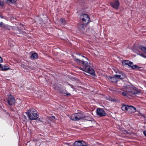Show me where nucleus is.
I'll list each match as a JSON object with an SVG mask.
<instances>
[{"mask_svg":"<svg viewBox=\"0 0 146 146\" xmlns=\"http://www.w3.org/2000/svg\"><path fill=\"white\" fill-rule=\"evenodd\" d=\"M121 90L123 91L121 92L124 96H132L133 95L138 94L140 93V92L137 89L129 86L124 87Z\"/></svg>","mask_w":146,"mask_h":146,"instance_id":"nucleus-1","label":"nucleus"},{"mask_svg":"<svg viewBox=\"0 0 146 146\" xmlns=\"http://www.w3.org/2000/svg\"><path fill=\"white\" fill-rule=\"evenodd\" d=\"M26 113L31 120H36L38 117L36 110L33 108H30L27 110V111L26 112Z\"/></svg>","mask_w":146,"mask_h":146,"instance_id":"nucleus-2","label":"nucleus"},{"mask_svg":"<svg viewBox=\"0 0 146 146\" xmlns=\"http://www.w3.org/2000/svg\"><path fill=\"white\" fill-rule=\"evenodd\" d=\"M80 69L91 74H94L95 73L94 70L88 65V63L86 65H84L83 67H80Z\"/></svg>","mask_w":146,"mask_h":146,"instance_id":"nucleus-3","label":"nucleus"},{"mask_svg":"<svg viewBox=\"0 0 146 146\" xmlns=\"http://www.w3.org/2000/svg\"><path fill=\"white\" fill-rule=\"evenodd\" d=\"M84 118L83 114L81 113H76L70 117V119L73 121H79Z\"/></svg>","mask_w":146,"mask_h":146,"instance_id":"nucleus-4","label":"nucleus"},{"mask_svg":"<svg viewBox=\"0 0 146 146\" xmlns=\"http://www.w3.org/2000/svg\"><path fill=\"white\" fill-rule=\"evenodd\" d=\"M80 17L83 23H85L87 24H88L90 20V18L88 15L86 14H83L81 15Z\"/></svg>","mask_w":146,"mask_h":146,"instance_id":"nucleus-5","label":"nucleus"},{"mask_svg":"<svg viewBox=\"0 0 146 146\" xmlns=\"http://www.w3.org/2000/svg\"><path fill=\"white\" fill-rule=\"evenodd\" d=\"M74 60L76 62V63L78 64H81L82 67H83L84 65H86L88 64V62L87 61H85L84 59H82L80 60L78 59L74 58Z\"/></svg>","mask_w":146,"mask_h":146,"instance_id":"nucleus-6","label":"nucleus"},{"mask_svg":"<svg viewBox=\"0 0 146 146\" xmlns=\"http://www.w3.org/2000/svg\"><path fill=\"white\" fill-rule=\"evenodd\" d=\"M74 60L76 62V63L78 64H81L82 67H83L84 65H86L88 64V62L87 61H85L84 59H82L80 60L78 59L74 58Z\"/></svg>","mask_w":146,"mask_h":146,"instance_id":"nucleus-7","label":"nucleus"},{"mask_svg":"<svg viewBox=\"0 0 146 146\" xmlns=\"http://www.w3.org/2000/svg\"><path fill=\"white\" fill-rule=\"evenodd\" d=\"M110 4L112 7L117 9L119 6L120 3L118 0H115L113 2L111 3Z\"/></svg>","mask_w":146,"mask_h":146,"instance_id":"nucleus-8","label":"nucleus"},{"mask_svg":"<svg viewBox=\"0 0 146 146\" xmlns=\"http://www.w3.org/2000/svg\"><path fill=\"white\" fill-rule=\"evenodd\" d=\"M96 112L97 114L101 117L105 116L106 114L104 111L101 108H98Z\"/></svg>","mask_w":146,"mask_h":146,"instance_id":"nucleus-9","label":"nucleus"},{"mask_svg":"<svg viewBox=\"0 0 146 146\" xmlns=\"http://www.w3.org/2000/svg\"><path fill=\"white\" fill-rule=\"evenodd\" d=\"M74 145V146H86V144L83 141H78L75 142Z\"/></svg>","mask_w":146,"mask_h":146,"instance_id":"nucleus-10","label":"nucleus"},{"mask_svg":"<svg viewBox=\"0 0 146 146\" xmlns=\"http://www.w3.org/2000/svg\"><path fill=\"white\" fill-rule=\"evenodd\" d=\"M7 101L9 105H12L14 104L15 100L14 97L10 95L7 99Z\"/></svg>","mask_w":146,"mask_h":146,"instance_id":"nucleus-11","label":"nucleus"},{"mask_svg":"<svg viewBox=\"0 0 146 146\" xmlns=\"http://www.w3.org/2000/svg\"><path fill=\"white\" fill-rule=\"evenodd\" d=\"M87 25L85 23H79L78 25V28L81 31H83L86 27Z\"/></svg>","mask_w":146,"mask_h":146,"instance_id":"nucleus-12","label":"nucleus"},{"mask_svg":"<svg viewBox=\"0 0 146 146\" xmlns=\"http://www.w3.org/2000/svg\"><path fill=\"white\" fill-rule=\"evenodd\" d=\"M136 111V108L132 106H129L128 109V111L130 113L135 112Z\"/></svg>","mask_w":146,"mask_h":146,"instance_id":"nucleus-13","label":"nucleus"},{"mask_svg":"<svg viewBox=\"0 0 146 146\" xmlns=\"http://www.w3.org/2000/svg\"><path fill=\"white\" fill-rule=\"evenodd\" d=\"M108 79L112 83H117L118 80L114 76L113 77H112L110 76H109L108 77Z\"/></svg>","mask_w":146,"mask_h":146,"instance_id":"nucleus-14","label":"nucleus"},{"mask_svg":"<svg viewBox=\"0 0 146 146\" xmlns=\"http://www.w3.org/2000/svg\"><path fill=\"white\" fill-rule=\"evenodd\" d=\"M122 64L125 66L127 65H128L129 66H131V65H132L133 63L127 60H123L122 62Z\"/></svg>","mask_w":146,"mask_h":146,"instance_id":"nucleus-15","label":"nucleus"},{"mask_svg":"<svg viewBox=\"0 0 146 146\" xmlns=\"http://www.w3.org/2000/svg\"><path fill=\"white\" fill-rule=\"evenodd\" d=\"M30 58L32 60H35L36 59L38 58V55L36 52L33 53L31 54Z\"/></svg>","mask_w":146,"mask_h":146,"instance_id":"nucleus-16","label":"nucleus"},{"mask_svg":"<svg viewBox=\"0 0 146 146\" xmlns=\"http://www.w3.org/2000/svg\"><path fill=\"white\" fill-rule=\"evenodd\" d=\"M3 1L7 4H12L15 3L17 0H3Z\"/></svg>","mask_w":146,"mask_h":146,"instance_id":"nucleus-17","label":"nucleus"},{"mask_svg":"<svg viewBox=\"0 0 146 146\" xmlns=\"http://www.w3.org/2000/svg\"><path fill=\"white\" fill-rule=\"evenodd\" d=\"M1 69L0 70L3 71H6L9 69H10L9 67L8 66H2V67L1 68Z\"/></svg>","mask_w":146,"mask_h":146,"instance_id":"nucleus-18","label":"nucleus"},{"mask_svg":"<svg viewBox=\"0 0 146 146\" xmlns=\"http://www.w3.org/2000/svg\"><path fill=\"white\" fill-rule=\"evenodd\" d=\"M139 48L143 52L146 54V47L140 45L139 47Z\"/></svg>","mask_w":146,"mask_h":146,"instance_id":"nucleus-19","label":"nucleus"},{"mask_svg":"<svg viewBox=\"0 0 146 146\" xmlns=\"http://www.w3.org/2000/svg\"><path fill=\"white\" fill-rule=\"evenodd\" d=\"M123 105L121 107L122 110L123 111H126L127 110L128 111V107H129V106H127L123 104Z\"/></svg>","mask_w":146,"mask_h":146,"instance_id":"nucleus-20","label":"nucleus"},{"mask_svg":"<svg viewBox=\"0 0 146 146\" xmlns=\"http://www.w3.org/2000/svg\"><path fill=\"white\" fill-rule=\"evenodd\" d=\"M2 28L5 30H10L11 26L8 25H7L5 24L3 25Z\"/></svg>","mask_w":146,"mask_h":146,"instance_id":"nucleus-21","label":"nucleus"},{"mask_svg":"<svg viewBox=\"0 0 146 146\" xmlns=\"http://www.w3.org/2000/svg\"><path fill=\"white\" fill-rule=\"evenodd\" d=\"M129 67H131L133 69H138L139 68H141V67L138 66L136 65H133V64L132 65H131V66H129Z\"/></svg>","mask_w":146,"mask_h":146,"instance_id":"nucleus-22","label":"nucleus"},{"mask_svg":"<svg viewBox=\"0 0 146 146\" xmlns=\"http://www.w3.org/2000/svg\"><path fill=\"white\" fill-rule=\"evenodd\" d=\"M84 118H85V120H88V121H92V118H91L90 117H89V116H84Z\"/></svg>","mask_w":146,"mask_h":146,"instance_id":"nucleus-23","label":"nucleus"},{"mask_svg":"<svg viewBox=\"0 0 146 146\" xmlns=\"http://www.w3.org/2000/svg\"><path fill=\"white\" fill-rule=\"evenodd\" d=\"M120 74L121 75V79H123L125 77V75L123 72H122V73H121Z\"/></svg>","mask_w":146,"mask_h":146,"instance_id":"nucleus-24","label":"nucleus"},{"mask_svg":"<svg viewBox=\"0 0 146 146\" xmlns=\"http://www.w3.org/2000/svg\"><path fill=\"white\" fill-rule=\"evenodd\" d=\"M137 54L139 55L144 58H146V56L145 55L143 54L140 53V52H139V53H137Z\"/></svg>","mask_w":146,"mask_h":146,"instance_id":"nucleus-25","label":"nucleus"},{"mask_svg":"<svg viewBox=\"0 0 146 146\" xmlns=\"http://www.w3.org/2000/svg\"><path fill=\"white\" fill-rule=\"evenodd\" d=\"M114 76L116 79H121V75L115 74Z\"/></svg>","mask_w":146,"mask_h":146,"instance_id":"nucleus-26","label":"nucleus"},{"mask_svg":"<svg viewBox=\"0 0 146 146\" xmlns=\"http://www.w3.org/2000/svg\"><path fill=\"white\" fill-rule=\"evenodd\" d=\"M61 22L63 23V24H65L66 23V21L64 19H61Z\"/></svg>","mask_w":146,"mask_h":146,"instance_id":"nucleus-27","label":"nucleus"},{"mask_svg":"<svg viewBox=\"0 0 146 146\" xmlns=\"http://www.w3.org/2000/svg\"><path fill=\"white\" fill-rule=\"evenodd\" d=\"M122 71L120 70H117V71L116 72V73H119V74H121V73H122Z\"/></svg>","mask_w":146,"mask_h":146,"instance_id":"nucleus-28","label":"nucleus"},{"mask_svg":"<svg viewBox=\"0 0 146 146\" xmlns=\"http://www.w3.org/2000/svg\"><path fill=\"white\" fill-rule=\"evenodd\" d=\"M4 24H3V23L2 22H1L0 23V27H2L3 25H4Z\"/></svg>","mask_w":146,"mask_h":146,"instance_id":"nucleus-29","label":"nucleus"},{"mask_svg":"<svg viewBox=\"0 0 146 146\" xmlns=\"http://www.w3.org/2000/svg\"><path fill=\"white\" fill-rule=\"evenodd\" d=\"M3 62V60L2 58L0 56V63H1Z\"/></svg>","mask_w":146,"mask_h":146,"instance_id":"nucleus-30","label":"nucleus"},{"mask_svg":"<svg viewBox=\"0 0 146 146\" xmlns=\"http://www.w3.org/2000/svg\"><path fill=\"white\" fill-rule=\"evenodd\" d=\"M68 84L70 86H71V87L72 88H73V89H74V86H73L72 85H71V84Z\"/></svg>","mask_w":146,"mask_h":146,"instance_id":"nucleus-31","label":"nucleus"},{"mask_svg":"<svg viewBox=\"0 0 146 146\" xmlns=\"http://www.w3.org/2000/svg\"><path fill=\"white\" fill-rule=\"evenodd\" d=\"M143 133L145 136L146 137V131H145L143 132Z\"/></svg>","mask_w":146,"mask_h":146,"instance_id":"nucleus-32","label":"nucleus"},{"mask_svg":"<svg viewBox=\"0 0 146 146\" xmlns=\"http://www.w3.org/2000/svg\"><path fill=\"white\" fill-rule=\"evenodd\" d=\"M23 119H24V121H25L26 120H27V119L26 118V117L25 115H24V118H23Z\"/></svg>","mask_w":146,"mask_h":146,"instance_id":"nucleus-33","label":"nucleus"},{"mask_svg":"<svg viewBox=\"0 0 146 146\" xmlns=\"http://www.w3.org/2000/svg\"><path fill=\"white\" fill-rule=\"evenodd\" d=\"M82 56L83 57H84L85 59H86L87 60H88V58H86V57H85L84 56Z\"/></svg>","mask_w":146,"mask_h":146,"instance_id":"nucleus-34","label":"nucleus"},{"mask_svg":"<svg viewBox=\"0 0 146 146\" xmlns=\"http://www.w3.org/2000/svg\"><path fill=\"white\" fill-rule=\"evenodd\" d=\"M66 94L67 96H70L71 95L70 94V93H66Z\"/></svg>","mask_w":146,"mask_h":146,"instance_id":"nucleus-35","label":"nucleus"},{"mask_svg":"<svg viewBox=\"0 0 146 146\" xmlns=\"http://www.w3.org/2000/svg\"><path fill=\"white\" fill-rule=\"evenodd\" d=\"M3 5V3H1V2L0 1V6H2Z\"/></svg>","mask_w":146,"mask_h":146,"instance_id":"nucleus-36","label":"nucleus"},{"mask_svg":"<svg viewBox=\"0 0 146 146\" xmlns=\"http://www.w3.org/2000/svg\"><path fill=\"white\" fill-rule=\"evenodd\" d=\"M52 117L53 118H55V117L54 116H53Z\"/></svg>","mask_w":146,"mask_h":146,"instance_id":"nucleus-37","label":"nucleus"}]
</instances>
